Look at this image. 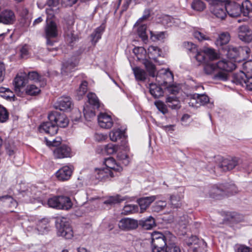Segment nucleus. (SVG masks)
<instances>
[{"mask_svg":"<svg viewBox=\"0 0 252 252\" xmlns=\"http://www.w3.org/2000/svg\"><path fill=\"white\" fill-rule=\"evenodd\" d=\"M236 66L232 61L222 60L217 63H207L205 65L204 69L206 74H213L215 79L224 81L227 79V74L225 71H231Z\"/></svg>","mask_w":252,"mask_h":252,"instance_id":"obj_1","label":"nucleus"},{"mask_svg":"<svg viewBox=\"0 0 252 252\" xmlns=\"http://www.w3.org/2000/svg\"><path fill=\"white\" fill-rule=\"evenodd\" d=\"M56 227L58 236L66 239H70L73 237L72 229L65 218H58L56 220Z\"/></svg>","mask_w":252,"mask_h":252,"instance_id":"obj_2","label":"nucleus"},{"mask_svg":"<svg viewBox=\"0 0 252 252\" xmlns=\"http://www.w3.org/2000/svg\"><path fill=\"white\" fill-rule=\"evenodd\" d=\"M210 5L211 12L216 17L223 19L226 16V3L220 0H206Z\"/></svg>","mask_w":252,"mask_h":252,"instance_id":"obj_3","label":"nucleus"},{"mask_svg":"<svg viewBox=\"0 0 252 252\" xmlns=\"http://www.w3.org/2000/svg\"><path fill=\"white\" fill-rule=\"evenodd\" d=\"M153 252H164V247L167 245L164 235L158 232H154L152 235Z\"/></svg>","mask_w":252,"mask_h":252,"instance_id":"obj_4","label":"nucleus"},{"mask_svg":"<svg viewBox=\"0 0 252 252\" xmlns=\"http://www.w3.org/2000/svg\"><path fill=\"white\" fill-rule=\"evenodd\" d=\"M219 163V168L222 171L226 172L234 169L239 162V159L236 157H228L218 158Z\"/></svg>","mask_w":252,"mask_h":252,"instance_id":"obj_5","label":"nucleus"},{"mask_svg":"<svg viewBox=\"0 0 252 252\" xmlns=\"http://www.w3.org/2000/svg\"><path fill=\"white\" fill-rule=\"evenodd\" d=\"M47 21H48L47 20ZM45 32L46 37L47 38V44L48 46H52L53 42L51 41L50 38H55L58 36V30L56 23L51 21H47L46 26L45 27Z\"/></svg>","mask_w":252,"mask_h":252,"instance_id":"obj_6","label":"nucleus"},{"mask_svg":"<svg viewBox=\"0 0 252 252\" xmlns=\"http://www.w3.org/2000/svg\"><path fill=\"white\" fill-rule=\"evenodd\" d=\"M48 120L53 121L58 126L65 127L67 126L69 120L64 114H61L57 112H53L49 114Z\"/></svg>","mask_w":252,"mask_h":252,"instance_id":"obj_7","label":"nucleus"},{"mask_svg":"<svg viewBox=\"0 0 252 252\" xmlns=\"http://www.w3.org/2000/svg\"><path fill=\"white\" fill-rule=\"evenodd\" d=\"M118 226L122 230L129 231L137 228L138 222L137 220L133 219L125 218L119 221Z\"/></svg>","mask_w":252,"mask_h":252,"instance_id":"obj_8","label":"nucleus"},{"mask_svg":"<svg viewBox=\"0 0 252 252\" xmlns=\"http://www.w3.org/2000/svg\"><path fill=\"white\" fill-rule=\"evenodd\" d=\"M173 75L168 69H161L159 70L156 76V81L161 85H166L167 83L173 80Z\"/></svg>","mask_w":252,"mask_h":252,"instance_id":"obj_9","label":"nucleus"},{"mask_svg":"<svg viewBox=\"0 0 252 252\" xmlns=\"http://www.w3.org/2000/svg\"><path fill=\"white\" fill-rule=\"evenodd\" d=\"M47 4L48 8L46 9L47 15V20L53 18L55 15L58 13L60 9V3L59 0H47Z\"/></svg>","mask_w":252,"mask_h":252,"instance_id":"obj_10","label":"nucleus"},{"mask_svg":"<svg viewBox=\"0 0 252 252\" xmlns=\"http://www.w3.org/2000/svg\"><path fill=\"white\" fill-rule=\"evenodd\" d=\"M195 58L199 63H202L205 62L206 58L209 57L211 60H213L217 58V55L212 49H207L203 51H196Z\"/></svg>","mask_w":252,"mask_h":252,"instance_id":"obj_11","label":"nucleus"},{"mask_svg":"<svg viewBox=\"0 0 252 252\" xmlns=\"http://www.w3.org/2000/svg\"><path fill=\"white\" fill-rule=\"evenodd\" d=\"M73 168L72 166L65 165L59 169L55 173L57 178L61 181L69 180L71 176Z\"/></svg>","mask_w":252,"mask_h":252,"instance_id":"obj_12","label":"nucleus"},{"mask_svg":"<svg viewBox=\"0 0 252 252\" xmlns=\"http://www.w3.org/2000/svg\"><path fill=\"white\" fill-rule=\"evenodd\" d=\"M53 156L56 159L69 158L71 156L70 148L66 145H62L53 150Z\"/></svg>","mask_w":252,"mask_h":252,"instance_id":"obj_13","label":"nucleus"},{"mask_svg":"<svg viewBox=\"0 0 252 252\" xmlns=\"http://www.w3.org/2000/svg\"><path fill=\"white\" fill-rule=\"evenodd\" d=\"M238 37L239 39L245 42L252 41V32L248 25H242L238 29Z\"/></svg>","mask_w":252,"mask_h":252,"instance_id":"obj_14","label":"nucleus"},{"mask_svg":"<svg viewBox=\"0 0 252 252\" xmlns=\"http://www.w3.org/2000/svg\"><path fill=\"white\" fill-rule=\"evenodd\" d=\"M41 132H45L50 135H54L57 133L58 128L53 121L49 120L48 122L43 123L39 127Z\"/></svg>","mask_w":252,"mask_h":252,"instance_id":"obj_15","label":"nucleus"},{"mask_svg":"<svg viewBox=\"0 0 252 252\" xmlns=\"http://www.w3.org/2000/svg\"><path fill=\"white\" fill-rule=\"evenodd\" d=\"M97 121L100 127L103 128H110L113 125V121L111 116L105 113L99 114L97 116Z\"/></svg>","mask_w":252,"mask_h":252,"instance_id":"obj_16","label":"nucleus"},{"mask_svg":"<svg viewBox=\"0 0 252 252\" xmlns=\"http://www.w3.org/2000/svg\"><path fill=\"white\" fill-rule=\"evenodd\" d=\"M226 11L231 17H237L242 12L240 4L234 1H229L227 0L225 2Z\"/></svg>","mask_w":252,"mask_h":252,"instance_id":"obj_17","label":"nucleus"},{"mask_svg":"<svg viewBox=\"0 0 252 252\" xmlns=\"http://www.w3.org/2000/svg\"><path fill=\"white\" fill-rule=\"evenodd\" d=\"M72 106V101L69 97L62 96L56 103L55 107L61 111H66L71 109Z\"/></svg>","mask_w":252,"mask_h":252,"instance_id":"obj_18","label":"nucleus"},{"mask_svg":"<svg viewBox=\"0 0 252 252\" xmlns=\"http://www.w3.org/2000/svg\"><path fill=\"white\" fill-rule=\"evenodd\" d=\"M15 20L14 12L11 10H4L0 13V23L12 24Z\"/></svg>","mask_w":252,"mask_h":252,"instance_id":"obj_19","label":"nucleus"},{"mask_svg":"<svg viewBox=\"0 0 252 252\" xmlns=\"http://www.w3.org/2000/svg\"><path fill=\"white\" fill-rule=\"evenodd\" d=\"M156 199V196L153 195L142 197L138 199L137 202L140 208V213H143Z\"/></svg>","mask_w":252,"mask_h":252,"instance_id":"obj_20","label":"nucleus"},{"mask_svg":"<svg viewBox=\"0 0 252 252\" xmlns=\"http://www.w3.org/2000/svg\"><path fill=\"white\" fill-rule=\"evenodd\" d=\"M104 164L106 169H109L110 171L115 172H121L123 170L122 166L118 164L115 159L113 158H106L104 161Z\"/></svg>","mask_w":252,"mask_h":252,"instance_id":"obj_21","label":"nucleus"},{"mask_svg":"<svg viewBox=\"0 0 252 252\" xmlns=\"http://www.w3.org/2000/svg\"><path fill=\"white\" fill-rule=\"evenodd\" d=\"M109 170L106 168L96 169L95 171L96 178L102 181L113 177V173Z\"/></svg>","mask_w":252,"mask_h":252,"instance_id":"obj_22","label":"nucleus"},{"mask_svg":"<svg viewBox=\"0 0 252 252\" xmlns=\"http://www.w3.org/2000/svg\"><path fill=\"white\" fill-rule=\"evenodd\" d=\"M230 38L229 33L227 32H223L219 34L215 41L216 45L220 49H223V46L227 44Z\"/></svg>","mask_w":252,"mask_h":252,"instance_id":"obj_23","label":"nucleus"},{"mask_svg":"<svg viewBox=\"0 0 252 252\" xmlns=\"http://www.w3.org/2000/svg\"><path fill=\"white\" fill-rule=\"evenodd\" d=\"M78 64V62L76 60L74 61H68L63 64L62 73L63 75H67L68 73L74 71Z\"/></svg>","mask_w":252,"mask_h":252,"instance_id":"obj_24","label":"nucleus"},{"mask_svg":"<svg viewBox=\"0 0 252 252\" xmlns=\"http://www.w3.org/2000/svg\"><path fill=\"white\" fill-rule=\"evenodd\" d=\"M160 84L157 85L156 83H152L149 84L150 93L155 98H158L163 95V91L160 87Z\"/></svg>","mask_w":252,"mask_h":252,"instance_id":"obj_25","label":"nucleus"},{"mask_svg":"<svg viewBox=\"0 0 252 252\" xmlns=\"http://www.w3.org/2000/svg\"><path fill=\"white\" fill-rule=\"evenodd\" d=\"M25 75L18 74L13 81V85L14 86L15 90L16 92L20 91L21 88H23L26 84Z\"/></svg>","mask_w":252,"mask_h":252,"instance_id":"obj_26","label":"nucleus"},{"mask_svg":"<svg viewBox=\"0 0 252 252\" xmlns=\"http://www.w3.org/2000/svg\"><path fill=\"white\" fill-rule=\"evenodd\" d=\"M249 78L247 75L241 71L239 73L234 74L233 82L236 85L244 86L246 85L247 79Z\"/></svg>","mask_w":252,"mask_h":252,"instance_id":"obj_27","label":"nucleus"},{"mask_svg":"<svg viewBox=\"0 0 252 252\" xmlns=\"http://www.w3.org/2000/svg\"><path fill=\"white\" fill-rule=\"evenodd\" d=\"M59 200V209L68 210L70 209L72 206V203L70 198L68 197L64 196H60Z\"/></svg>","mask_w":252,"mask_h":252,"instance_id":"obj_28","label":"nucleus"},{"mask_svg":"<svg viewBox=\"0 0 252 252\" xmlns=\"http://www.w3.org/2000/svg\"><path fill=\"white\" fill-rule=\"evenodd\" d=\"M224 194V190L220 187L215 185L209 190V195L211 197L220 199V196Z\"/></svg>","mask_w":252,"mask_h":252,"instance_id":"obj_29","label":"nucleus"},{"mask_svg":"<svg viewBox=\"0 0 252 252\" xmlns=\"http://www.w3.org/2000/svg\"><path fill=\"white\" fill-rule=\"evenodd\" d=\"M143 64L149 76L153 77H156L158 72L157 71L155 65L150 61L147 59L144 61Z\"/></svg>","mask_w":252,"mask_h":252,"instance_id":"obj_30","label":"nucleus"},{"mask_svg":"<svg viewBox=\"0 0 252 252\" xmlns=\"http://www.w3.org/2000/svg\"><path fill=\"white\" fill-rule=\"evenodd\" d=\"M141 225L145 229H151L156 226L155 220L152 216H149L146 219L142 220L140 221Z\"/></svg>","mask_w":252,"mask_h":252,"instance_id":"obj_31","label":"nucleus"},{"mask_svg":"<svg viewBox=\"0 0 252 252\" xmlns=\"http://www.w3.org/2000/svg\"><path fill=\"white\" fill-rule=\"evenodd\" d=\"M28 78L36 83L39 82L41 86H44L46 84L44 78L42 76H40L37 72L32 71L29 72L28 74Z\"/></svg>","mask_w":252,"mask_h":252,"instance_id":"obj_32","label":"nucleus"},{"mask_svg":"<svg viewBox=\"0 0 252 252\" xmlns=\"http://www.w3.org/2000/svg\"><path fill=\"white\" fill-rule=\"evenodd\" d=\"M135 78L137 81H144L147 77L146 72L139 67H135L132 68Z\"/></svg>","mask_w":252,"mask_h":252,"instance_id":"obj_33","label":"nucleus"},{"mask_svg":"<svg viewBox=\"0 0 252 252\" xmlns=\"http://www.w3.org/2000/svg\"><path fill=\"white\" fill-rule=\"evenodd\" d=\"M182 192L174 193L170 196V202L173 208H178L181 205L180 201L183 198Z\"/></svg>","mask_w":252,"mask_h":252,"instance_id":"obj_34","label":"nucleus"},{"mask_svg":"<svg viewBox=\"0 0 252 252\" xmlns=\"http://www.w3.org/2000/svg\"><path fill=\"white\" fill-rule=\"evenodd\" d=\"M49 228V221L47 219H42L39 220L37 224V229L40 234L46 233Z\"/></svg>","mask_w":252,"mask_h":252,"instance_id":"obj_35","label":"nucleus"},{"mask_svg":"<svg viewBox=\"0 0 252 252\" xmlns=\"http://www.w3.org/2000/svg\"><path fill=\"white\" fill-rule=\"evenodd\" d=\"M125 136V132L119 128L114 129L109 133L110 139L111 141L116 142L118 139Z\"/></svg>","mask_w":252,"mask_h":252,"instance_id":"obj_36","label":"nucleus"},{"mask_svg":"<svg viewBox=\"0 0 252 252\" xmlns=\"http://www.w3.org/2000/svg\"><path fill=\"white\" fill-rule=\"evenodd\" d=\"M191 7L194 11L202 12L206 9V5L201 0H193L191 3Z\"/></svg>","mask_w":252,"mask_h":252,"instance_id":"obj_37","label":"nucleus"},{"mask_svg":"<svg viewBox=\"0 0 252 252\" xmlns=\"http://www.w3.org/2000/svg\"><path fill=\"white\" fill-rule=\"evenodd\" d=\"M148 54L150 59L157 62L156 59L157 57L160 56L161 51L157 46H150L148 48Z\"/></svg>","mask_w":252,"mask_h":252,"instance_id":"obj_38","label":"nucleus"},{"mask_svg":"<svg viewBox=\"0 0 252 252\" xmlns=\"http://www.w3.org/2000/svg\"><path fill=\"white\" fill-rule=\"evenodd\" d=\"M240 6L242 9L241 13H243L245 16H249V14L252 12V4L248 0L244 1Z\"/></svg>","mask_w":252,"mask_h":252,"instance_id":"obj_39","label":"nucleus"},{"mask_svg":"<svg viewBox=\"0 0 252 252\" xmlns=\"http://www.w3.org/2000/svg\"><path fill=\"white\" fill-rule=\"evenodd\" d=\"M166 102L172 109H178L180 108V102L175 97L168 96L166 99Z\"/></svg>","mask_w":252,"mask_h":252,"instance_id":"obj_40","label":"nucleus"},{"mask_svg":"<svg viewBox=\"0 0 252 252\" xmlns=\"http://www.w3.org/2000/svg\"><path fill=\"white\" fill-rule=\"evenodd\" d=\"M88 83L84 81L82 82L76 92V96L78 100L80 99L87 91Z\"/></svg>","mask_w":252,"mask_h":252,"instance_id":"obj_41","label":"nucleus"},{"mask_svg":"<svg viewBox=\"0 0 252 252\" xmlns=\"http://www.w3.org/2000/svg\"><path fill=\"white\" fill-rule=\"evenodd\" d=\"M104 31V28L100 26L96 28L94 32L91 34L92 41L94 44H95L97 41L101 38L102 33Z\"/></svg>","mask_w":252,"mask_h":252,"instance_id":"obj_42","label":"nucleus"},{"mask_svg":"<svg viewBox=\"0 0 252 252\" xmlns=\"http://www.w3.org/2000/svg\"><path fill=\"white\" fill-rule=\"evenodd\" d=\"M242 71L248 76H252V61L245 62L242 64Z\"/></svg>","mask_w":252,"mask_h":252,"instance_id":"obj_43","label":"nucleus"},{"mask_svg":"<svg viewBox=\"0 0 252 252\" xmlns=\"http://www.w3.org/2000/svg\"><path fill=\"white\" fill-rule=\"evenodd\" d=\"M226 55L230 59H234L238 56V50L237 48L232 46H228L226 49Z\"/></svg>","mask_w":252,"mask_h":252,"instance_id":"obj_44","label":"nucleus"},{"mask_svg":"<svg viewBox=\"0 0 252 252\" xmlns=\"http://www.w3.org/2000/svg\"><path fill=\"white\" fill-rule=\"evenodd\" d=\"M124 200V198L122 197L119 195H116L109 197L107 200L104 201V203L106 204L113 205L119 203Z\"/></svg>","mask_w":252,"mask_h":252,"instance_id":"obj_45","label":"nucleus"},{"mask_svg":"<svg viewBox=\"0 0 252 252\" xmlns=\"http://www.w3.org/2000/svg\"><path fill=\"white\" fill-rule=\"evenodd\" d=\"M193 35L199 41H203L204 40H210V38L208 33L203 32L199 31H195L193 32Z\"/></svg>","mask_w":252,"mask_h":252,"instance_id":"obj_46","label":"nucleus"},{"mask_svg":"<svg viewBox=\"0 0 252 252\" xmlns=\"http://www.w3.org/2000/svg\"><path fill=\"white\" fill-rule=\"evenodd\" d=\"M89 103L94 107L98 108L99 107V102L98 98L95 94L90 93L87 95Z\"/></svg>","mask_w":252,"mask_h":252,"instance_id":"obj_47","label":"nucleus"},{"mask_svg":"<svg viewBox=\"0 0 252 252\" xmlns=\"http://www.w3.org/2000/svg\"><path fill=\"white\" fill-rule=\"evenodd\" d=\"M40 90L39 88L34 85L27 86L26 89V93L30 95H35L39 93Z\"/></svg>","mask_w":252,"mask_h":252,"instance_id":"obj_48","label":"nucleus"},{"mask_svg":"<svg viewBox=\"0 0 252 252\" xmlns=\"http://www.w3.org/2000/svg\"><path fill=\"white\" fill-rule=\"evenodd\" d=\"M0 200H2L7 203L11 208H16L17 206V201L9 195L2 196L0 197Z\"/></svg>","mask_w":252,"mask_h":252,"instance_id":"obj_49","label":"nucleus"},{"mask_svg":"<svg viewBox=\"0 0 252 252\" xmlns=\"http://www.w3.org/2000/svg\"><path fill=\"white\" fill-rule=\"evenodd\" d=\"M166 204V202L165 201H158L152 207L153 211L155 212H159L165 208Z\"/></svg>","mask_w":252,"mask_h":252,"instance_id":"obj_50","label":"nucleus"},{"mask_svg":"<svg viewBox=\"0 0 252 252\" xmlns=\"http://www.w3.org/2000/svg\"><path fill=\"white\" fill-rule=\"evenodd\" d=\"M137 211V206L133 204L126 205L123 208V213L126 215L135 213Z\"/></svg>","mask_w":252,"mask_h":252,"instance_id":"obj_51","label":"nucleus"},{"mask_svg":"<svg viewBox=\"0 0 252 252\" xmlns=\"http://www.w3.org/2000/svg\"><path fill=\"white\" fill-rule=\"evenodd\" d=\"M60 196H55L48 199V204L50 207L55 208L59 209Z\"/></svg>","mask_w":252,"mask_h":252,"instance_id":"obj_52","label":"nucleus"},{"mask_svg":"<svg viewBox=\"0 0 252 252\" xmlns=\"http://www.w3.org/2000/svg\"><path fill=\"white\" fill-rule=\"evenodd\" d=\"M195 96H197L198 98L199 106L205 105L209 101V98L206 94H195Z\"/></svg>","mask_w":252,"mask_h":252,"instance_id":"obj_53","label":"nucleus"},{"mask_svg":"<svg viewBox=\"0 0 252 252\" xmlns=\"http://www.w3.org/2000/svg\"><path fill=\"white\" fill-rule=\"evenodd\" d=\"M8 119V113L6 109L0 105V122L4 123Z\"/></svg>","mask_w":252,"mask_h":252,"instance_id":"obj_54","label":"nucleus"},{"mask_svg":"<svg viewBox=\"0 0 252 252\" xmlns=\"http://www.w3.org/2000/svg\"><path fill=\"white\" fill-rule=\"evenodd\" d=\"M155 105L158 110L163 114L167 113L168 110L166 105L161 101L157 100L155 102Z\"/></svg>","mask_w":252,"mask_h":252,"instance_id":"obj_55","label":"nucleus"},{"mask_svg":"<svg viewBox=\"0 0 252 252\" xmlns=\"http://www.w3.org/2000/svg\"><path fill=\"white\" fill-rule=\"evenodd\" d=\"M146 26L145 25L140 26L138 29V35L143 41L147 39L148 36L146 34Z\"/></svg>","mask_w":252,"mask_h":252,"instance_id":"obj_56","label":"nucleus"},{"mask_svg":"<svg viewBox=\"0 0 252 252\" xmlns=\"http://www.w3.org/2000/svg\"><path fill=\"white\" fill-rule=\"evenodd\" d=\"M46 145L48 146L57 147L60 145L62 142V139L60 137H57L52 140H49L45 138Z\"/></svg>","mask_w":252,"mask_h":252,"instance_id":"obj_57","label":"nucleus"},{"mask_svg":"<svg viewBox=\"0 0 252 252\" xmlns=\"http://www.w3.org/2000/svg\"><path fill=\"white\" fill-rule=\"evenodd\" d=\"M84 115L87 121H91L95 115L94 112L93 110L88 109V107L84 108Z\"/></svg>","mask_w":252,"mask_h":252,"instance_id":"obj_58","label":"nucleus"},{"mask_svg":"<svg viewBox=\"0 0 252 252\" xmlns=\"http://www.w3.org/2000/svg\"><path fill=\"white\" fill-rule=\"evenodd\" d=\"M118 150V146L112 144H107L105 146L104 150L109 155L113 154L116 152Z\"/></svg>","mask_w":252,"mask_h":252,"instance_id":"obj_59","label":"nucleus"},{"mask_svg":"<svg viewBox=\"0 0 252 252\" xmlns=\"http://www.w3.org/2000/svg\"><path fill=\"white\" fill-rule=\"evenodd\" d=\"M166 245L164 252H181L180 248L175 244H169Z\"/></svg>","mask_w":252,"mask_h":252,"instance_id":"obj_60","label":"nucleus"},{"mask_svg":"<svg viewBox=\"0 0 252 252\" xmlns=\"http://www.w3.org/2000/svg\"><path fill=\"white\" fill-rule=\"evenodd\" d=\"M184 47L190 52L196 53L197 51L196 46L192 42H185Z\"/></svg>","mask_w":252,"mask_h":252,"instance_id":"obj_61","label":"nucleus"},{"mask_svg":"<svg viewBox=\"0 0 252 252\" xmlns=\"http://www.w3.org/2000/svg\"><path fill=\"white\" fill-rule=\"evenodd\" d=\"M189 104L193 107L197 108L199 106L198 98L197 96H195V94L190 95Z\"/></svg>","mask_w":252,"mask_h":252,"instance_id":"obj_62","label":"nucleus"},{"mask_svg":"<svg viewBox=\"0 0 252 252\" xmlns=\"http://www.w3.org/2000/svg\"><path fill=\"white\" fill-rule=\"evenodd\" d=\"M133 52L134 53V54L136 55L137 59L140 60L142 57V56L140 55L139 53H140L144 54L145 53H146V50L143 47H135L133 49Z\"/></svg>","mask_w":252,"mask_h":252,"instance_id":"obj_63","label":"nucleus"},{"mask_svg":"<svg viewBox=\"0 0 252 252\" xmlns=\"http://www.w3.org/2000/svg\"><path fill=\"white\" fill-rule=\"evenodd\" d=\"M94 138L98 142H103L107 138V135L101 133H96L94 135Z\"/></svg>","mask_w":252,"mask_h":252,"instance_id":"obj_64","label":"nucleus"}]
</instances>
